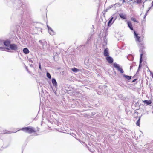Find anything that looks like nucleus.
I'll use <instances>...</instances> for the list:
<instances>
[{
    "mask_svg": "<svg viewBox=\"0 0 153 153\" xmlns=\"http://www.w3.org/2000/svg\"><path fill=\"white\" fill-rule=\"evenodd\" d=\"M20 130H22L25 133H27L29 134L35 133L36 132V131L34 128L31 126H28L23 128L20 129L18 130L17 131Z\"/></svg>",
    "mask_w": 153,
    "mask_h": 153,
    "instance_id": "obj_1",
    "label": "nucleus"
},
{
    "mask_svg": "<svg viewBox=\"0 0 153 153\" xmlns=\"http://www.w3.org/2000/svg\"><path fill=\"white\" fill-rule=\"evenodd\" d=\"M134 34L136 37V41L138 42V45L140 47H143L144 45L143 38H141L140 36H138V34L135 31L134 32Z\"/></svg>",
    "mask_w": 153,
    "mask_h": 153,
    "instance_id": "obj_2",
    "label": "nucleus"
},
{
    "mask_svg": "<svg viewBox=\"0 0 153 153\" xmlns=\"http://www.w3.org/2000/svg\"><path fill=\"white\" fill-rule=\"evenodd\" d=\"M114 67L116 68L121 73H123L124 72V71L121 67H120L118 64L114 63Z\"/></svg>",
    "mask_w": 153,
    "mask_h": 153,
    "instance_id": "obj_3",
    "label": "nucleus"
},
{
    "mask_svg": "<svg viewBox=\"0 0 153 153\" xmlns=\"http://www.w3.org/2000/svg\"><path fill=\"white\" fill-rule=\"evenodd\" d=\"M10 49L12 50H16L17 49L18 47L15 44H11L10 45Z\"/></svg>",
    "mask_w": 153,
    "mask_h": 153,
    "instance_id": "obj_4",
    "label": "nucleus"
},
{
    "mask_svg": "<svg viewBox=\"0 0 153 153\" xmlns=\"http://www.w3.org/2000/svg\"><path fill=\"white\" fill-rule=\"evenodd\" d=\"M106 60L109 63H112L113 62V59L111 57L107 56L106 58Z\"/></svg>",
    "mask_w": 153,
    "mask_h": 153,
    "instance_id": "obj_5",
    "label": "nucleus"
},
{
    "mask_svg": "<svg viewBox=\"0 0 153 153\" xmlns=\"http://www.w3.org/2000/svg\"><path fill=\"white\" fill-rule=\"evenodd\" d=\"M108 48H106L104 52V55L105 56H109V53H108Z\"/></svg>",
    "mask_w": 153,
    "mask_h": 153,
    "instance_id": "obj_6",
    "label": "nucleus"
},
{
    "mask_svg": "<svg viewBox=\"0 0 153 153\" xmlns=\"http://www.w3.org/2000/svg\"><path fill=\"white\" fill-rule=\"evenodd\" d=\"M113 19V17H112L111 18V19L109 21L108 23V26H110L112 25V24L114 22V21L112 22V21Z\"/></svg>",
    "mask_w": 153,
    "mask_h": 153,
    "instance_id": "obj_7",
    "label": "nucleus"
},
{
    "mask_svg": "<svg viewBox=\"0 0 153 153\" xmlns=\"http://www.w3.org/2000/svg\"><path fill=\"white\" fill-rule=\"evenodd\" d=\"M127 24L130 29L131 30H133V28L131 23L130 22L128 21L127 22Z\"/></svg>",
    "mask_w": 153,
    "mask_h": 153,
    "instance_id": "obj_8",
    "label": "nucleus"
},
{
    "mask_svg": "<svg viewBox=\"0 0 153 153\" xmlns=\"http://www.w3.org/2000/svg\"><path fill=\"white\" fill-rule=\"evenodd\" d=\"M119 16L120 18L123 19H126V15L123 13L120 14Z\"/></svg>",
    "mask_w": 153,
    "mask_h": 153,
    "instance_id": "obj_9",
    "label": "nucleus"
},
{
    "mask_svg": "<svg viewBox=\"0 0 153 153\" xmlns=\"http://www.w3.org/2000/svg\"><path fill=\"white\" fill-rule=\"evenodd\" d=\"M143 102L144 103H145L147 105H149L150 104H151L152 103V101L150 100H145L143 101Z\"/></svg>",
    "mask_w": 153,
    "mask_h": 153,
    "instance_id": "obj_10",
    "label": "nucleus"
},
{
    "mask_svg": "<svg viewBox=\"0 0 153 153\" xmlns=\"http://www.w3.org/2000/svg\"><path fill=\"white\" fill-rule=\"evenodd\" d=\"M23 52L24 53L27 54L29 53V51L27 48H25L23 49Z\"/></svg>",
    "mask_w": 153,
    "mask_h": 153,
    "instance_id": "obj_11",
    "label": "nucleus"
},
{
    "mask_svg": "<svg viewBox=\"0 0 153 153\" xmlns=\"http://www.w3.org/2000/svg\"><path fill=\"white\" fill-rule=\"evenodd\" d=\"M4 44L7 46H10V41H5L4 42Z\"/></svg>",
    "mask_w": 153,
    "mask_h": 153,
    "instance_id": "obj_12",
    "label": "nucleus"
},
{
    "mask_svg": "<svg viewBox=\"0 0 153 153\" xmlns=\"http://www.w3.org/2000/svg\"><path fill=\"white\" fill-rule=\"evenodd\" d=\"M123 76L128 80H129L131 79V76L127 75H123Z\"/></svg>",
    "mask_w": 153,
    "mask_h": 153,
    "instance_id": "obj_13",
    "label": "nucleus"
},
{
    "mask_svg": "<svg viewBox=\"0 0 153 153\" xmlns=\"http://www.w3.org/2000/svg\"><path fill=\"white\" fill-rule=\"evenodd\" d=\"M140 117H139L137 121L136 122V125L137 126H140Z\"/></svg>",
    "mask_w": 153,
    "mask_h": 153,
    "instance_id": "obj_14",
    "label": "nucleus"
},
{
    "mask_svg": "<svg viewBox=\"0 0 153 153\" xmlns=\"http://www.w3.org/2000/svg\"><path fill=\"white\" fill-rule=\"evenodd\" d=\"M138 113L137 112H135L134 114V117L137 119H138V117L139 116H138Z\"/></svg>",
    "mask_w": 153,
    "mask_h": 153,
    "instance_id": "obj_15",
    "label": "nucleus"
},
{
    "mask_svg": "<svg viewBox=\"0 0 153 153\" xmlns=\"http://www.w3.org/2000/svg\"><path fill=\"white\" fill-rule=\"evenodd\" d=\"M52 84L53 85L55 86V85H57V84L56 82V80L54 79L53 78L52 79Z\"/></svg>",
    "mask_w": 153,
    "mask_h": 153,
    "instance_id": "obj_16",
    "label": "nucleus"
},
{
    "mask_svg": "<svg viewBox=\"0 0 153 153\" xmlns=\"http://www.w3.org/2000/svg\"><path fill=\"white\" fill-rule=\"evenodd\" d=\"M71 70L73 72H76L79 71V69H77L74 67L73 68H72L71 69Z\"/></svg>",
    "mask_w": 153,
    "mask_h": 153,
    "instance_id": "obj_17",
    "label": "nucleus"
},
{
    "mask_svg": "<svg viewBox=\"0 0 153 153\" xmlns=\"http://www.w3.org/2000/svg\"><path fill=\"white\" fill-rule=\"evenodd\" d=\"M131 19L132 21H134L135 22H137V23L138 22V20H137V19L134 17H132L131 18Z\"/></svg>",
    "mask_w": 153,
    "mask_h": 153,
    "instance_id": "obj_18",
    "label": "nucleus"
},
{
    "mask_svg": "<svg viewBox=\"0 0 153 153\" xmlns=\"http://www.w3.org/2000/svg\"><path fill=\"white\" fill-rule=\"evenodd\" d=\"M47 77L49 79H51V75L48 72L47 73Z\"/></svg>",
    "mask_w": 153,
    "mask_h": 153,
    "instance_id": "obj_19",
    "label": "nucleus"
},
{
    "mask_svg": "<svg viewBox=\"0 0 153 153\" xmlns=\"http://www.w3.org/2000/svg\"><path fill=\"white\" fill-rule=\"evenodd\" d=\"M142 0H137L136 1V3L137 4H141L142 2Z\"/></svg>",
    "mask_w": 153,
    "mask_h": 153,
    "instance_id": "obj_20",
    "label": "nucleus"
},
{
    "mask_svg": "<svg viewBox=\"0 0 153 153\" xmlns=\"http://www.w3.org/2000/svg\"><path fill=\"white\" fill-rule=\"evenodd\" d=\"M142 56H143V54H141L140 55V61H141V59H142Z\"/></svg>",
    "mask_w": 153,
    "mask_h": 153,
    "instance_id": "obj_21",
    "label": "nucleus"
},
{
    "mask_svg": "<svg viewBox=\"0 0 153 153\" xmlns=\"http://www.w3.org/2000/svg\"><path fill=\"white\" fill-rule=\"evenodd\" d=\"M39 68L40 69H41V64L40 63H39Z\"/></svg>",
    "mask_w": 153,
    "mask_h": 153,
    "instance_id": "obj_22",
    "label": "nucleus"
},
{
    "mask_svg": "<svg viewBox=\"0 0 153 153\" xmlns=\"http://www.w3.org/2000/svg\"><path fill=\"white\" fill-rule=\"evenodd\" d=\"M137 80V79H134V80H133L132 81V82H135V81H136Z\"/></svg>",
    "mask_w": 153,
    "mask_h": 153,
    "instance_id": "obj_23",
    "label": "nucleus"
},
{
    "mask_svg": "<svg viewBox=\"0 0 153 153\" xmlns=\"http://www.w3.org/2000/svg\"><path fill=\"white\" fill-rule=\"evenodd\" d=\"M4 49V48L2 47H0V50H3Z\"/></svg>",
    "mask_w": 153,
    "mask_h": 153,
    "instance_id": "obj_24",
    "label": "nucleus"
},
{
    "mask_svg": "<svg viewBox=\"0 0 153 153\" xmlns=\"http://www.w3.org/2000/svg\"><path fill=\"white\" fill-rule=\"evenodd\" d=\"M151 75L152 76V78H153V73H151Z\"/></svg>",
    "mask_w": 153,
    "mask_h": 153,
    "instance_id": "obj_25",
    "label": "nucleus"
},
{
    "mask_svg": "<svg viewBox=\"0 0 153 153\" xmlns=\"http://www.w3.org/2000/svg\"><path fill=\"white\" fill-rule=\"evenodd\" d=\"M152 6H153V1H152Z\"/></svg>",
    "mask_w": 153,
    "mask_h": 153,
    "instance_id": "obj_26",
    "label": "nucleus"
},
{
    "mask_svg": "<svg viewBox=\"0 0 153 153\" xmlns=\"http://www.w3.org/2000/svg\"><path fill=\"white\" fill-rule=\"evenodd\" d=\"M7 132L4 133H7Z\"/></svg>",
    "mask_w": 153,
    "mask_h": 153,
    "instance_id": "obj_27",
    "label": "nucleus"
},
{
    "mask_svg": "<svg viewBox=\"0 0 153 153\" xmlns=\"http://www.w3.org/2000/svg\"><path fill=\"white\" fill-rule=\"evenodd\" d=\"M1 42L0 41V44H1Z\"/></svg>",
    "mask_w": 153,
    "mask_h": 153,
    "instance_id": "obj_28",
    "label": "nucleus"
}]
</instances>
